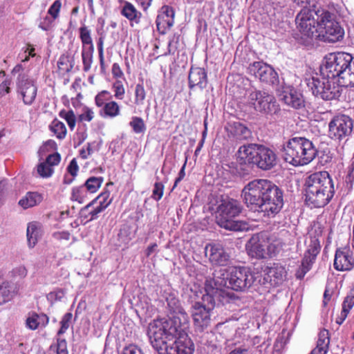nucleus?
Returning a JSON list of instances; mask_svg holds the SVG:
<instances>
[{
  "label": "nucleus",
  "mask_w": 354,
  "mask_h": 354,
  "mask_svg": "<svg viewBox=\"0 0 354 354\" xmlns=\"http://www.w3.org/2000/svg\"><path fill=\"white\" fill-rule=\"evenodd\" d=\"M189 326V316L185 311L172 314L169 319H158L151 322L147 335L158 354H193L190 341L183 342Z\"/></svg>",
  "instance_id": "nucleus-1"
},
{
  "label": "nucleus",
  "mask_w": 354,
  "mask_h": 354,
  "mask_svg": "<svg viewBox=\"0 0 354 354\" xmlns=\"http://www.w3.org/2000/svg\"><path fill=\"white\" fill-rule=\"evenodd\" d=\"M256 280L255 274L247 267H229L216 270L213 278L207 279L205 290L216 297L222 304L229 303L238 297L229 289L244 292Z\"/></svg>",
  "instance_id": "nucleus-2"
},
{
  "label": "nucleus",
  "mask_w": 354,
  "mask_h": 354,
  "mask_svg": "<svg viewBox=\"0 0 354 354\" xmlns=\"http://www.w3.org/2000/svg\"><path fill=\"white\" fill-rule=\"evenodd\" d=\"M306 202L311 207H322L334 196L333 181L327 171L310 174L306 180Z\"/></svg>",
  "instance_id": "nucleus-3"
},
{
  "label": "nucleus",
  "mask_w": 354,
  "mask_h": 354,
  "mask_svg": "<svg viewBox=\"0 0 354 354\" xmlns=\"http://www.w3.org/2000/svg\"><path fill=\"white\" fill-rule=\"evenodd\" d=\"M318 151L313 142L304 137H294L283 145V157L294 166L306 165L317 156Z\"/></svg>",
  "instance_id": "nucleus-4"
},
{
  "label": "nucleus",
  "mask_w": 354,
  "mask_h": 354,
  "mask_svg": "<svg viewBox=\"0 0 354 354\" xmlns=\"http://www.w3.org/2000/svg\"><path fill=\"white\" fill-rule=\"evenodd\" d=\"M245 105L248 111L265 116H272L280 112V106L274 96L264 91H252L246 97Z\"/></svg>",
  "instance_id": "nucleus-5"
},
{
  "label": "nucleus",
  "mask_w": 354,
  "mask_h": 354,
  "mask_svg": "<svg viewBox=\"0 0 354 354\" xmlns=\"http://www.w3.org/2000/svg\"><path fill=\"white\" fill-rule=\"evenodd\" d=\"M353 57L347 53L337 52L326 55L321 67V73L330 77L341 86V81L344 79L348 66Z\"/></svg>",
  "instance_id": "nucleus-6"
},
{
  "label": "nucleus",
  "mask_w": 354,
  "mask_h": 354,
  "mask_svg": "<svg viewBox=\"0 0 354 354\" xmlns=\"http://www.w3.org/2000/svg\"><path fill=\"white\" fill-rule=\"evenodd\" d=\"M272 184L266 179H254L245 185L242 189L241 197L247 207L254 212H259Z\"/></svg>",
  "instance_id": "nucleus-7"
},
{
  "label": "nucleus",
  "mask_w": 354,
  "mask_h": 354,
  "mask_svg": "<svg viewBox=\"0 0 354 354\" xmlns=\"http://www.w3.org/2000/svg\"><path fill=\"white\" fill-rule=\"evenodd\" d=\"M317 35L320 41L335 43L342 41L344 36V30L335 20L333 14L328 10H322L317 15Z\"/></svg>",
  "instance_id": "nucleus-8"
},
{
  "label": "nucleus",
  "mask_w": 354,
  "mask_h": 354,
  "mask_svg": "<svg viewBox=\"0 0 354 354\" xmlns=\"http://www.w3.org/2000/svg\"><path fill=\"white\" fill-rule=\"evenodd\" d=\"M305 82L312 93L324 100H331L339 96V88L335 80L321 73L305 78Z\"/></svg>",
  "instance_id": "nucleus-9"
},
{
  "label": "nucleus",
  "mask_w": 354,
  "mask_h": 354,
  "mask_svg": "<svg viewBox=\"0 0 354 354\" xmlns=\"http://www.w3.org/2000/svg\"><path fill=\"white\" fill-rule=\"evenodd\" d=\"M241 210L242 206L237 200L230 197L222 198L216 208V223L226 230H236L238 227L234 219Z\"/></svg>",
  "instance_id": "nucleus-10"
},
{
  "label": "nucleus",
  "mask_w": 354,
  "mask_h": 354,
  "mask_svg": "<svg viewBox=\"0 0 354 354\" xmlns=\"http://www.w3.org/2000/svg\"><path fill=\"white\" fill-rule=\"evenodd\" d=\"M203 302L207 301V306L200 302H196L192 306V317L195 326L200 330H204L210 324V311L216 304V301H219L216 297H212L210 294L206 292V295L203 297Z\"/></svg>",
  "instance_id": "nucleus-11"
},
{
  "label": "nucleus",
  "mask_w": 354,
  "mask_h": 354,
  "mask_svg": "<svg viewBox=\"0 0 354 354\" xmlns=\"http://www.w3.org/2000/svg\"><path fill=\"white\" fill-rule=\"evenodd\" d=\"M353 120L344 114L335 116L328 124V136L335 140L348 137L353 131Z\"/></svg>",
  "instance_id": "nucleus-12"
},
{
  "label": "nucleus",
  "mask_w": 354,
  "mask_h": 354,
  "mask_svg": "<svg viewBox=\"0 0 354 354\" xmlns=\"http://www.w3.org/2000/svg\"><path fill=\"white\" fill-rule=\"evenodd\" d=\"M270 193L266 194L259 212H262L263 216L274 217L281 209L283 205V192L274 183L271 185Z\"/></svg>",
  "instance_id": "nucleus-13"
},
{
  "label": "nucleus",
  "mask_w": 354,
  "mask_h": 354,
  "mask_svg": "<svg viewBox=\"0 0 354 354\" xmlns=\"http://www.w3.org/2000/svg\"><path fill=\"white\" fill-rule=\"evenodd\" d=\"M315 14L314 10L304 7L297 15L295 19L297 28L306 39H312L317 32Z\"/></svg>",
  "instance_id": "nucleus-14"
},
{
  "label": "nucleus",
  "mask_w": 354,
  "mask_h": 354,
  "mask_svg": "<svg viewBox=\"0 0 354 354\" xmlns=\"http://www.w3.org/2000/svg\"><path fill=\"white\" fill-rule=\"evenodd\" d=\"M248 72L266 84L274 85L279 82L277 73L271 66L263 62H254L250 64L248 68Z\"/></svg>",
  "instance_id": "nucleus-15"
},
{
  "label": "nucleus",
  "mask_w": 354,
  "mask_h": 354,
  "mask_svg": "<svg viewBox=\"0 0 354 354\" xmlns=\"http://www.w3.org/2000/svg\"><path fill=\"white\" fill-rule=\"evenodd\" d=\"M17 93L25 105L30 106L35 100L37 87L35 82L25 75H20L17 82Z\"/></svg>",
  "instance_id": "nucleus-16"
},
{
  "label": "nucleus",
  "mask_w": 354,
  "mask_h": 354,
  "mask_svg": "<svg viewBox=\"0 0 354 354\" xmlns=\"http://www.w3.org/2000/svg\"><path fill=\"white\" fill-rule=\"evenodd\" d=\"M205 252L212 265L226 266L230 263V256L221 243L207 244Z\"/></svg>",
  "instance_id": "nucleus-17"
},
{
  "label": "nucleus",
  "mask_w": 354,
  "mask_h": 354,
  "mask_svg": "<svg viewBox=\"0 0 354 354\" xmlns=\"http://www.w3.org/2000/svg\"><path fill=\"white\" fill-rule=\"evenodd\" d=\"M279 100L286 105L299 109L304 106V99L302 94L290 86H283L279 94Z\"/></svg>",
  "instance_id": "nucleus-18"
},
{
  "label": "nucleus",
  "mask_w": 354,
  "mask_h": 354,
  "mask_svg": "<svg viewBox=\"0 0 354 354\" xmlns=\"http://www.w3.org/2000/svg\"><path fill=\"white\" fill-rule=\"evenodd\" d=\"M334 268L338 271H350L354 268V257L348 247L338 248L335 252Z\"/></svg>",
  "instance_id": "nucleus-19"
},
{
  "label": "nucleus",
  "mask_w": 354,
  "mask_h": 354,
  "mask_svg": "<svg viewBox=\"0 0 354 354\" xmlns=\"http://www.w3.org/2000/svg\"><path fill=\"white\" fill-rule=\"evenodd\" d=\"M266 241L260 239L259 236H252L245 245L249 256L256 259H266L268 257L266 251Z\"/></svg>",
  "instance_id": "nucleus-20"
},
{
  "label": "nucleus",
  "mask_w": 354,
  "mask_h": 354,
  "mask_svg": "<svg viewBox=\"0 0 354 354\" xmlns=\"http://www.w3.org/2000/svg\"><path fill=\"white\" fill-rule=\"evenodd\" d=\"M277 165V156L270 149L259 146L256 166L262 170H270Z\"/></svg>",
  "instance_id": "nucleus-21"
},
{
  "label": "nucleus",
  "mask_w": 354,
  "mask_h": 354,
  "mask_svg": "<svg viewBox=\"0 0 354 354\" xmlns=\"http://www.w3.org/2000/svg\"><path fill=\"white\" fill-rule=\"evenodd\" d=\"M188 81L190 89H193L195 86L201 90L205 88L207 84V75L205 70L201 67H192L189 71Z\"/></svg>",
  "instance_id": "nucleus-22"
},
{
  "label": "nucleus",
  "mask_w": 354,
  "mask_h": 354,
  "mask_svg": "<svg viewBox=\"0 0 354 354\" xmlns=\"http://www.w3.org/2000/svg\"><path fill=\"white\" fill-rule=\"evenodd\" d=\"M259 146L255 144H250L240 147L238 151L239 158L244 163L256 165Z\"/></svg>",
  "instance_id": "nucleus-23"
},
{
  "label": "nucleus",
  "mask_w": 354,
  "mask_h": 354,
  "mask_svg": "<svg viewBox=\"0 0 354 354\" xmlns=\"http://www.w3.org/2000/svg\"><path fill=\"white\" fill-rule=\"evenodd\" d=\"M19 289V284H12L8 281L2 283L0 285V305L12 300L18 295Z\"/></svg>",
  "instance_id": "nucleus-24"
},
{
  "label": "nucleus",
  "mask_w": 354,
  "mask_h": 354,
  "mask_svg": "<svg viewBox=\"0 0 354 354\" xmlns=\"http://www.w3.org/2000/svg\"><path fill=\"white\" fill-rule=\"evenodd\" d=\"M121 15L127 18L131 26L134 24H138L142 18V13L130 2L124 1L121 7Z\"/></svg>",
  "instance_id": "nucleus-25"
},
{
  "label": "nucleus",
  "mask_w": 354,
  "mask_h": 354,
  "mask_svg": "<svg viewBox=\"0 0 354 354\" xmlns=\"http://www.w3.org/2000/svg\"><path fill=\"white\" fill-rule=\"evenodd\" d=\"M48 317L44 314L36 313H30L26 320V326L30 330H36L39 328H44L48 324Z\"/></svg>",
  "instance_id": "nucleus-26"
},
{
  "label": "nucleus",
  "mask_w": 354,
  "mask_h": 354,
  "mask_svg": "<svg viewBox=\"0 0 354 354\" xmlns=\"http://www.w3.org/2000/svg\"><path fill=\"white\" fill-rule=\"evenodd\" d=\"M41 235V227L39 223L31 222L28 223L26 230V236L29 248H34Z\"/></svg>",
  "instance_id": "nucleus-27"
},
{
  "label": "nucleus",
  "mask_w": 354,
  "mask_h": 354,
  "mask_svg": "<svg viewBox=\"0 0 354 354\" xmlns=\"http://www.w3.org/2000/svg\"><path fill=\"white\" fill-rule=\"evenodd\" d=\"M43 200V196L41 194L36 192H28L19 201V205L23 209L32 207L39 204Z\"/></svg>",
  "instance_id": "nucleus-28"
},
{
  "label": "nucleus",
  "mask_w": 354,
  "mask_h": 354,
  "mask_svg": "<svg viewBox=\"0 0 354 354\" xmlns=\"http://www.w3.org/2000/svg\"><path fill=\"white\" fill-rule=\"evenodd\" d=\"M146 91L142 84H137L134 91V98L133 101V113H141V107L145 104L146 99Z\"/></svg>",
  "instance_id": "nucleus-29"
},
{
  "label": "nucleus",
  "mask_w": 354,
  "mask_h": 354,
  "mask_svg": "<svg viewBox=\"0 0 354 354\" xmlns=\"http://www.w3.org/2000/svg\"><path fill=\"white\" fill-rule=\"evenodd\" d=\"M112 202V198L110 197V192L104 191L102 192L97 197L94 198L91 202L83 207V212H85L88 208L94 205H97L102 210L104 211Z\"/></svg>",
  "instance_id": "nucleus-30"
},
{
  "label": "nucleus",
  "mask_w": 354,
  "mask_h": 354,
  "mask_svg": "<svg viewBox=\"0 0 354 354\" xmlns=\"http://www.w3.org/2000/svg\"><path fill=\"white\" fill-rule=\"evenodd\" d=\"M320 248V243L318 239L316 236H310L303 259L307 258L308 261L313 263L319 253Z\"/></svg>",
  "instance_id": "nucleus-31"
},
{
  "label": "nucleus",
  "mask_w": 354,
  "mask_h": 354,
  "mask_svg": "<svg viewBox=\"0 0 354 354\" xmlns=\"http://www.w3.org/2000/svg\"><path fill=\"white\" fill-rule=\"evenodd\" d=\"M78 31L82 43V48H94L91 29L85 24H83L80 27Z\"/></svg>",
  "instance_id": "nucleus-32"
},
{
  "label": "nucleus",
  "mask_w": 354,
  "mask_h": 354,
  "mask_svg": "<svg viewBox=\"0 0 354 354\" xmlns=\"http://www.w3.org/2000/svg\"><path fill=\"white\" fill-rule=\"evenodd\" d=\"M269 275L274 278L275 283H280L286 278L287 272L283 266L275 263L270 268Z\"/></svg>",
  "instance_id": "nucleus-33"
},
{
  "label": "nucleus",
  "mask_w": 354,
  "mask_h": 354,
  "mask_svg": "<svg viewBox=\"0 0 354 354\" xmlns=\"http://www.w3.org/2000/svg\"><path fill=\"white\" fill-rule=\"evenodd\" d=\"M90 194L84 186L80 185L74 187L71 189V199L79 203H83L88 198Z\"/></svg>",
  "instance_id": "nucleus-34"
},
{
  "label": "nucleus",
  "mask_w": 354,
  "mask_h": 354,
  "mask_svg": "<svg viewBox=\"0 0 354 354\" xmlns=\"http://www.w3.org/2000/svg\"><path fill=\"white\" fill-rule=\"evenodd\" d=\"M101 112L103 113L104 117L113 118L120 114V106L118 102L110 101L104 104Z\"/></svg>",
  "instance_id": "nucleus-35"
},
{
  "label": "nucleus",
  "mask_w": 354,
  "mask_h": 354,
  "mask_svg": "<svg viewBox=\"0 0 354 354\" xmlns=\"http://www.w3.org/2000/svg\"><path fill=\"white\" fill-rule=\"evenodd\" d=\"M166 301L167 303V306L171 314L185 311L175 294L172 292H169L168 294L167 293Z\"/></svg>",
  "instance_id": "nucleus-36"
},
{
  "label": "nucleus",
  "mask_w": 354,
  "mask_h": 354,
  "mask_svg": "<svg viewBox=\"0 0 354 354\" xmlns=\"http://www.w3.org/2000/svg\"><path fill=\"white\" fill-rule=\"evenodd\" d=\"M354 306V286L350 291V293L347 295V297L344 299V302L342 304V322H343L346 318L350 310Z\"/></svg>",
  "instance_id": "nucleus-37"
},
{
  "label": "nucleus",
  "mask_w": 354,
  "mask_h": 354,
  "mask_svg": "<svg viewBox=\"0 0 354 354\" xmlns=\"http://www.w3.org/2000/svg\"><path fill=\"white\" fill-rule=\"evenodd\" d=\"M104 178L101 176L89 177L83 185L90 194L95 193L101 187Z\"/></svg>",
  "instance_id": "nucleus-38"
},
{
  "label": "nucleus",
  "mask_w": 354,
  "mask_h": 354,
  "mask_svg": "<svg viewBox=\"0 0 354 354\" xmlns=\"http://www.w3.org/2000/svg\"><path fill=\"white\" fill-rule=\"evenodd\" d=\"M266 251H268V257L275 256L280 252L283 247V243L280 239H268L266 241Z\"/></svg>",
  "instance_id": "nucleus-39"
},
{
  "label": "nucleus",
  "mask_w": 354,
  "mask_h": 354,
  "mask_svg": "<svg viewBox=\"0 0 354 354\" xmlns=\"http://www.w3.org/2000/svg\"><path fill=\"white\" fill-rule=\"evenodd\" d=\"M94 48H82L81 56L83 64V71L88 72L91 68L93 59Z\"/></svg>",
  "instance_id": "nucleus-40"
},
{
  "label": "nucleus",
  "mask_w": 354,
  "mask_h": 354,
  "mask_svg": "<svg viewBox=\"0 0 354 354\" xmlns=\"http://www.w3.org/2000/svg\"><path fill=\"white\" fill-rule=\"evenodd\" d=\"M50 129L58 139H63L66 134L65 124L59 120L55 119L50 125Z\"/></svg>",
  "instance_id": "nucleus-41"
},
{
  "label": "nucleus",
  "mask_w": 354,
  "mask_h": 354,
  "mask_svg": "<svg viewBox=\"0 0 354 354\" xmlns=\"http://www.w3.org/2000/svg\"><path fill=\"white\" fill-rule=\"evenodd\" d=\"M174 23V20L172 18L169 19L167 17H164L158 15L156 24L158 30L161 33H165L167 29H169Z\"/></svg>",
  "instance_id": "nucleus-42"
},
{
  "label": "nucleus",
  "mask_w": 354,
  "mask_h": 354,
  "mask_svg": "<svg viewBox=\"0 0 354 354\" xmlns=\"http://www.w3.org/2000/svg\"><path fill=\"white\" fill-rule=\"evenodd\" d=\"M344 79L341 81V86L348 87L354 86V57L348 66Z\"/></svg>",
  "instance_id": "nucleus-43"
},
{
  "label": "nucleus",
  "mask_w": 354,
  "mask_h": 354,
  "mask_svg": "<svg viewBox=\"0 0 354 354\" xmlns=\"http://www.w3.org/2000/svg\"><path fill=\"white\" fill-rule=\"evenodd\" d=\"M330 343L329 333L327 330H322L319 332L318 335V340L317 342V347L321 348V351L328 353V346Z\"/></svg>",
  "instance_id": "nucleus-44"
},
{
  "label": "nucleus",
  "mask_w": 354,
  "mask_h": 354,
  "mask_svg": "<svg viewBox=\"0 0 354 354\" xmlns=\"http://www.w3.org/2000/svg\"><path fill=\"white\" fill-rule=\"evenodd\" d=\"M37 172L39 177L48 178L53 174L54 169L52 168L46 161H43L37 165Z\"/></svg>",
  "instance_id": "nucleus-45"
},
{
  "label": "nucleus",
  "mask_w": 354,
  "mask_h": 354,
  "mask_svg": "<svg viewBox=\"0 0 354 354\" xmlns=\"http://www.w3.org/2000/svg\"><path fill=\"white\" fill-rule=\"evenodd\" d=\"M102 208H100L97 205H94L91 208H88L86 212H83V208L80 211L81 217L86 219L88 221L95 220L98 218L100 213L102 212Z\"/></svg>",
  "instance_id": "nucleus-46"
},
{
  "label": "nucleus",
  "mask_w": 354,
  "mask_h": 354,
  "mask_svg": "<svg viewBox=\"0 0 354 354\" xmlns=\"http://www.w3.org/2000/svg\"><path fill=\"white\" fill-rule=\"evenodd\" d=\"M129 125L136 133H142L146 130L144 120L142 118L138 116L132 117L131 120L129 122Z\"/></svg>",
  "instance_id": "nucleus-47"
},
{
  "label": "nucleus",
  "mask_w": 354,
  "mask_h": 354,
  "mask_svg": "<svg viewBox=\"0 0 354 354\" xmlns=\"http://www.w3.org/2000/svg\"><path fill=\"white\" fill-rule=\"evenodd\" d=\"M313 263L308 261V259H303L301 265L297 270L295 277L297 279H302L306 274L310 270Z\"/></svg>",
  "instance_id": "nucleus-48"
},
{
  "label": "nucleus",
  "mask_w": 354,
  "mask_h": 354,
  "mask_svg": "<svg viewBox=\"0 0 354 354\" xmlns=\"http://www.w3.org/2000/svg\"><path fill=\"white\" fill-rule=\"evenodd\" d=\"M59 70L64 72H69L73 67V61L71 60L68 56L62 55L57 62Z\"/></svg>",
  "instance_id": "nucleus-49"
},
{
  "label": "nucleus",
  "mask_w": 354,
  "mask_h": 354,
  "mask_svg": "<svg viewBox=\"0 0 354 354\" xmlns=\"http://www.w3.org/2000/svg\"><path fill=\"white\" fill-rule=\"evenodd\" d=\"M59 116L66 121L69 128L71 130L74 129L76 124V118L73 111L71 110L66 111L62 110L59 112Z\"/></svg>",
  "instance_id": "nucleus-50"
},
{
  "label": "nucleus",
  "mask_w": 354,
  "mask_h": 354,
  "mask_svg": "<svg viewBox=\"0 0 354 354\" xmlns=\"http://www.w3.org/2000/svg\"><path fill=\"white\" fill-rule=\"evenodd\" d=\"M112 90L116 99L122 100L124 98L125 88L122 81H115L112 84Z\"/></svg>",
  "instance_id": "nucleus-51"
},
{
  "label": "nucleus",
  "mask_w": 354,
  "mask_h": 354,
  "mask_svg": "<svg viewBox=\"0 0 354 354\" xmlns=\"http://www.w3.org/2000/svg\"><path fill=\"white\" fill-rule=\"evenodd\" d=\"M95 117V113L91 108L84 106L82 109V113L78 115L80 122H91Z\"/></svg>",
  "instance_id": "nucleus-52"
},
{
  "label": "nucleus",
  "mask_w": 354,
  "mask_h": 354,
  "mask_svg": "<svg viewBox=\"0 0 354 354\" xmlns=\"http://www.w3.org/2000/svg\"><path fill=\"white\" fill-rule=\"evenodd\" d=\"M111 98V93L107 91H102L95 97V103L97 107L104 106L108 100Z\"/></svg>",
  "instance_id": "nucleus-53"
},
{
  "label": "nucleus",
  "mask_w": 354,
  "mask_h": 354,
  "mask_svg": "<svg viewBox=\"0 0 354 354\" xmlns=\"http://www.w3.org/2000/svg\"><path fill=\"white\" fill-rule=\"evenodd\" d=\"M10 273L13 279H21L27 276L28 270L24 266H19L14 268Z\"/></svg>",
  "instance_id": "nucleus-54"
},
{
  "label": "nucleus",
  "mask_w": 354,
  "mask_h": 354,
  "mask_svg": "<svg viewBox=\"0 0 354 354\" xmlns=\"http://www.w3.org/2000/svg\"><path fill=\"white\" fill-rule=\"evenodd\" d=\"M72 317L73 315L71 313H67L63 316L60 322L61 328L57 333L59 335L64 334L69 328Z\"/></svg>",
  "instance_id": "nucleus-55"
},
{
  "label": "nucleus",
  "mask_w": 354,
  "mask_h": 354,
  "mask_svg": "<svg viewBox=\"0 0 354 354\" xmlns=\"http://www.w3.org/2000/svg\"><path fill=\"white\" fill-rule=\"evenodd\" d=\"M10 188V187L7 180L3 179L0 180V206L3 204L6 194Z\"/></svg>",
  "instance_id": "nucleus-56"
},
{
  "label": "nucleus",
  "mask_w": 354,
  "mask_h": 354,
  "mask_svg": "<svg viewBox=\"0 0 354 354\" xmlns=\"http://www.w3.org/2000/svg\"><path fill=\"white\" fill-rule=\"evenodd\" d=\"M164 185L160 182H156L154 184L151 197L156 201L161 199L163 195Z\"/></svg>",
  "instance_id": "nucleus-57"
},
{
  "label": "nucleus",
  "mask_w": 354,
  "mask_h": 354,
  "mask_svg": "<svg viewBox=\"0 0 354 354\" xmlns=\"http://www.w3.org/2000/svg\"><path fill=\"white\" fill-rule=\"evenodd\" d=\"M61 6H62L61 1L56 0L49 8V9L48 10V13L53 18V19H55L59 16Z\"/></svg>",
  "instance_id": "nucleus-58"
},
{
  "label": "nucleus",
  "mask_w": 354,
  "mask_h": 354,
  "mask_svg": "<svg viewBox=\"0 0 354 354\" xmlns=\"http://www.w3.org/2000/svg\"><path fill=\"white\" fill-rule=\"evenodd\" d=\"M235 131L236 133L241 136L243 138H247L250 134V131L248 128L240 123L235 124Z\"/></svg>",
  "instance_id": "nucleus-59"
},
{
  "label": "nucleus",
  "mask_w": 354,
  "mask_h": 354,
  "mask_svg": "<svg viewBox=\"0 0 354 354\" xmlns=\"http://www.w3.org/2000/svg\"><path fill=\"white\" fill-rule=\"evenodd\" d=\"M158 15L164 17H167L169 19L172 18L173 20H174L175 12L171 6H163L160 8Z\"/></svg>",
  "instance_id": "nucleus-60"
},
{
  "label": "nucleus",
  "mask_w": 354,
  "mask_h": 354,
  "mask_svg": "<svg viewBox=\"0 0 354 354\" xmlns=\"http://www.w3.org/2000/svg\"><path fill=\"white\" fill-rule=\"evenodd\" d=\"M61 160L60 155L58 153H55L53 154L49 155L46 159V162L50 165L52 168H53L54 166L59 165Z\"/></svg>",
  "instance_id": "nucleus-61"
},
{
  "label": "nucleus",
  "mask_w": 354,
  "mask_h": 354,
  "mask_svg": "<svg viewBox=\"0 0 354 354\" xmlns=\"http://www.w3.org/2000/svg\"><path fill=\"white\" fill-rule=\"evenodd\" d=\"M70 236L71 234L67 231L55 232L53 234V239L59 242H62L64 241H68Z\"/></svg>",
  "instance_id": "nucleus-62"
},
{
  "label": "nucleus",
  "mask_w": 354,
  "mask_h": 354,
  "mask_svg": "<svg viewBox=\"0 0 354 354\" xmlns=\"http://www.w3.org/2000/svg\"><path fill=\"white\" fill-rule=\"evenodd\" d=\"M122 354H144V353L141 348L136 345L131 344L125 347L123 349Z\"/></svg>",
  "instance_id": "nucleus-63"
},
{
  "label": "nucleus",
  "mask_w": 354,
  "mask_h": 354,
  "mask_svg": "<svg viewBox=\"0 0 354 354\" xmlns=\"http://www.w3.org/2000/svg\"><path fill=\"white\" fill-rule=\"evenodd\" d=\"M57 354H68L67 343L65 339H57Z\"/></svg>",
  "instance_id": "nucleus-64"
}]
</instances>
